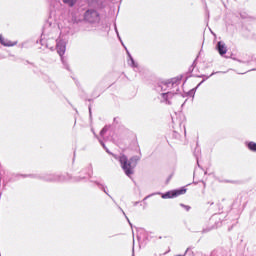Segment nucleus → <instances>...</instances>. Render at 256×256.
Masks as SVG:
<instances>
[{
    "label": "nucleus",
    "instance_id": "nucleus-1",
    "mask_svg": "<svg viewBox=\"0 0 256 256\" xmlns=\"http://www.w3.org/2000/svg\"><path fill=\"white\" fill-rule=\"evenodd\" d=\"M139 161V156H134L130 160L127 159V156L121 155L119 158L120 165L127 177H131L135 173V167Z\"/></svg>",
    "mask_w": 256,
    "mask_h": 256
},
{
    "label": "nucleus",
    "instance_id": "nucleus-2",
    "mask_svg": "<svg viewBox=\"0 0 256 256\" xmlns=\"http://www.w3.org/2000/svg\"><path fill=\"white\" fill-rule=\"evenodd\" d=\"M187 193V189L180 188L176 190H170L161 195L162 199H175V197H179L180 195H185Z\"/></svg>",
    "mask_w": 256,
    "mask_h": 256
},
{
    "label": "nucleus",
    "instance_id": "nucleus-3",
    "mask_svg": "<svg viewBox=\"0 0 256 256\" xmlns=\"http://www.w3.org/2000/svg\"><path fill=\"white\" fill-rule=\"evenodd\" d=\"M57 53L60 55V57H63L65 55V51L67 49V42L65 40H57L56 45Z\"/></svg>",
    "mask_w": 256,
    "mask_h": 256
},
{
    "label": "nucleus",
    "instance_id": "nucleus-4",
    "mask_svg": "<svg viewBox=\"0 0 256 256\" xmlns=\"http://www.w3.org/2000/svg\"><path fill=\"white\" fill-rule=\"evenodd\" d=\"M0 43L1 45H4V47H15V45H17L16 41H10L5 39L3 36H0Z\"/></svg>",
    "mask_w": 256,
    "mask_h": 256
},
{
    "label": "nucleus",
    "instance_id": "nucleus-5",
    "mask_svg": "<svg viewBox=\"0 0 256 256\" xmlns=\"http://www.w3.org/2000/svg\"><path fill=\"white\" fill-rule=\"evenodd\" d=\"M217 49L220 55L227 53V46L223 42H218Z\"/></svg>",
    "mask_w": 256,
    "mask_h": 256
},
{
    "label": "nucleus",
    "instance_id": "nucleus-6",
    "mask_svg": "<svg viewBox=\"0 0 256 256\" xmlns=\"http://www.w3.org/2000/svg\"><path fill=\"white\" fill-rule=\"evenodd\" d=\"M246 146L249 149V151H253L254 153H256V143L255 142H253V141L247 142Z\"/></svg>",
    "mask_w": 256,
    "mask_h": 256
},
{
    "label": "nucleus",
    "instance_id": "nucleus-7",
    "mask_svg": "<svg viewBox=\"0 0 256 256\" xmlns=\"http://www.w3.org/2000/svg\"><path fill=\"white\" fill-rule=\"evenodd\" d=\"M128 56H129V60H128L129 65H131V67H137V63H135V60L133 59L131 54L128 53Z\"/></svg>",
    "mask_w": 256,
    "mask_h": 256
},
{
    "label": "nucleus",
    "instance_id": "nucleus-8",
    "mask_svg": "<svg viewBox=\"0 0 256 256\" xmlns=\"http://www.w3.org/2000/svg\"><path fill=\"white\" fill-rule=\"evenodd\" d=\"M62 1L69 7H73V5H75V3H77V0H62Z\"/></svg>",
    "mask_w": 256,
    "mask_h": 256
},
{
    "label": "nucleus",
    "instance_id": "nucleus-9",
    "mask_svg": "<svg viewBox=\"0 0 256 256\" xmlns=\"http://www.w3.org/2000/svg\"><path fill=\"white\" fill-rule=\"evenodd\" d=\"M162 97L165 101H167V99H171V97H173V93H171V92L164 93V94H162Z\"/></svg>",
    "mask_w": 256,
    "mask_h": 256
},
{
    "label": "nucleus",
    "instance_id": "nucleus-10",
    "mask_svg": "<svg viewBox=\"0 0 256 256\" xmlns=\"http://www.w3.org/2000/svg\"><path fill=\"white\" fill-rule=\"evenodd\" d=\"M181 207H183L184 209H186V211H189L190 207L189 206H186L184 204H181Z\"/></svg>",
    "mask_w": 256,
    "mask_h": 256
}]
</instances>
